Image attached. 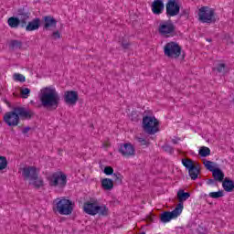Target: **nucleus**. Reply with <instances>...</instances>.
Segmentation results:
<instances>
[{"instance_id": "1", "label": "nucleus", "mask_w": 234, "mask_h": 234, "mask_svg": "<svg viewBox=\"0 0 234 234\" xmlns=\"http://www.w3.org/2000/svg\"><path fill=\"white\" fill-rule=\"evenodd\" d=\"M38 98L41 105L47 109H56L59 107V94L56 90V88L52 86L42 88Z\"/></svg>"}, {"instance_id": "2", "label": "nucleus", "mask_w": 234, "mask_h": 234, "mask_svg": "<svg viewBox=\"0 0 234 234\" xmlns=\"http://www.w3.org/2000/svg\"><path fill=\"white\" fill-rule=\"evenodd\" d=\"M32 116H34V112L23 107H15L12 112H8L4 115V122L9 127H16V125H19V118L30 120Z\"/></svg>"}, {"instance_id": "3", "label": "nucleus", "mask_w": 234, "mask_h": 234, "mask_svg": "<svg viewBox=\"0 0 234 234\" xmlns=\"http://www.w3.org/2000/svg\"><path fill=\"white\" fill-rule=\"evenodd\" d=\"M160 122L158 119L154 116H144L143 117V130L146 134H156L159 129Z\"/></svg>"}, {"instance_id": "4", "label": "nucleus", "mask_w": 234, "mask_h": 234, "mask_svg": "<svg viewBox=\"0 0 234 234\" xmlns=\"http://www.w3.org/2000/svg\"><path fill=\"white\" fill-rule=\"evenodd\" d=\"M56 209L59 215H72L74 211V203L67 198L55 199Z\"/></svg>"}, {"instance_id": "5", "label": "nucleus", "mask_w": 234, "mask_h": 234, "mask_svg": "<svg viewBox=\"0 0 234 234\" xmlns=\"http://www.w3.org/2000/svg\"><path fill=\"white\" fill-rule=\"evenodd\" d=\"M164 53L166 58L178 59V58H180V54H182V48L176 42H168L164 47Z\"/></svg>"}, {"instance_id": "6", "label": "nucleus", "mask_w": 234, "mask_h": 234, "mask_svg": "<svg viewBox=\"0 0 234 234\" xmlns=\"http://www.w3.org/2000/svg\"><path fill=\"white\" fill-rule=\"evenodd\" d=\"M48 184L51 187L63 188L67 186V175L63 172H55L48 177Z\"/></svg>"}, {"instance_id": "7", "label": "nucleus", "mask_w": 234, "mask_h": 234, "mask_svg": "<svg viewBox=\"0 0 234 234\" xmlns=\"http://www.w3.org/2000/svg\"><path fill=\"white\" fill-rule=\"evenodd\" d=\"M183 209L184 205H182V203H179L173 211L163 212L160 216L161 222H163L164 224H167V222H171L173 218H177L178 217H180V215H182Z\"/></svg>"}, {"instance_id": "8", "label": "nucleus", "mask_w": 234, "mask_h": 234, "mask_svg": "<svg viewBox=\"0 0 234 234\" xmlns=\"http://www.w3.org/2000/svg\"><path fill=\"white\" fill-rule=\"evenodd\" d=\"M198 17L201 23H215V10L203 6L199 9Z\"/></svg>"}, {"instance_id": "9", "label": "nucleus", "mask_w": 234, "mask_h": 234, "mask_svg": "<svg viewBox=\"0 0 234 234\" xmlns=\"http://www.w3.org/2000/svg\"><path fill=\"white\" fill-rule=\"evenodd\" d=\"M180 14V0H168L166 3L167 17H175Z\"/></svg>"}, {"instance_id": "10", "label": "nucleus", "mask_w": 234, "mask_h": 234, "mask_svg": "<svg viewBox=\"0 0 234 234\" xmlns=\"http://www.w3.org/2000/svg\"><path fill=\"white\" fill-rule=\"evenodd\" d=\"M175 24L171 20H167L159 25L158 31L161 36H168L175 32Z\"/></svg>"}, {"instance_id": "11", "label": "nucleus", "mask_w": 234, "mask_h": 234, "mask_svg": "<svg viewBox=\"0 0 234 234\" xmlns=\"http://www.w3.org/2000/svg\"><path fill=\"white\" fill-rule=\"evenodd\" d=\"M16 16L17 19H19L20 27L25 28V27H27V20L30 19V11L25 7H22L17 10Z\"/></svg>"}, {"instance_id": "12", "label": "nucleus", "mask_w": 234, "mask_h": 234, "mask_svg": "<svg viewBox=\"0 0 234 234\" xmlns=\"http://www.w3.org/2000/svg\"><path fill=\"white\" fill-rule=\"evenodd\" d=\"M98 209V201L90 199L84 203L83 211L87 213V215H90L91 217L96 216V212Z\"/></svg>"}, {"instance_id": "13", "label": "nucleus", "mask_w": 234, "mask_h": 234, "mask_svg": "<svg viewBox=\"0 0 234 234\" xmlns=\"http://www.w3.org/2000/svg\"><path fill=\"white\" fill-rule=\"evenodd\" d=\"M119 153H121V154H122L125 158H130V156H134V154H136V150L133 144L126 143L120 146Z\"/></svg>"}, {"instance_id": "14", "label": "nucleus", "mask_w": 234, "mask_h": 234, "mask_svg": "<svg viewBox=\"0 0 234 234\" xmlns=\"http://www.w3.org/2000/svg\"><path fill=\"white\" fill-rule=\"evenodd\" d=\"M79 99L78 91L68 90L64 93V101L67 105H76Z\"/></svg>"}, {"instance_id": "15", "label": "nucleus", "mask_w": 234, "mask_h": 234, "mask_svg": "<svg viewBox=\"0 0 234 234\" xmlns=\"http://www.w3.org/2000/svg\"><path fill=\"white\" fill-rule=\"evenodd\" d=\"M37 175H38L37 168L35 166H27L22 169V176L25 178V180H29V182L32 180V178H35Z\"/></svg>"}, {"instance_id": "16", "label": "nucleus", "mask_w": 234, "mask_h": 234, "mask_svg": "<svg viewBox=\"0 0 234 234\" xmlns=\"http://www.w3.org/2000/svg\"><path fill=\"white\" fill-rule=\"evenodd\" d=\"M164 1L162 0H154L152 4V12L156 16H160L164 12Z\"/></svg>"}, {"instance_id": "17", "label": "nucleus", "mask_w": 234, "mask_h": 234, "mask_svg": "<svg viewBox=\"0 0 234 234\" xmlns=\"http://www.w3.org/2000/svg\"><path fill=\"white\" fill-rule=\"evenodd\" d=\"M29 186H33L35 189H41L45 186V181H43V177H39V174H37L29 181Z\"/></svg>"}, {"instance_id": "18", "label": "nucleus", "mask_w": 234, "mask_h": 234, "mask_svg": "<svg viewBox=\"0 0 234 234\" xmlns=\"http://www.w3.org/2000/svg\"><path fill=\"white\" fill-rule=\"evenodd\" d=\"M182 164L184 165V167H186V169L188 171H192L194 170L196 167H198L200 165L195 161H193V159H189V158H184L182 159Z\"/></svg>"}, {"instance_id": "19", "label": "nucleus", "mask_w": 234, "mask_h": 234, "mask_svg": "<svg viewBox=\"0 0 234 234\" xmlns=\"http://www.w3.org/2000/svg\"><path fill=\"white\" fill-rule=\"evenodd\" d=\"M41 25V20L39 18H35L31 22L26 25L27 32H33V30H38Z\"/></svg>"}, {"instance_id": "20", "label": "nucleus", "mask_w": 234, "mask_h": 234, "mask_svg": "<svg viewBox=\"0 0 234 234\" xmlns=\"http://www.w3.org/2000/svg\"><path fill=\"white\" fill-rule=\"evenodd\" d=\"M191 197V193L185 192L184 190L180 189L177 192V200L179 204H182L184 206V202L187 200Z\"/></svg>"}, {"instance_id": "21", "label": "nucleus", "mask_w": 234, "mask_h": 234, "mask_svg": "<svg viewBox=\"0 0 234 234\" xmlns=\"http://www.w3.org/2000/svg\"><path fill=\"white\" fill-rule=\"evenodd\" d=\"M44 28L46 29L56 27V25H58V21L50 16H44Z\"/></svg>"}, {"instance_id": "22", "label": "nucleus", "mask_w": 234, "mask_h": 234, "mask_svg": "<svg viewBox=\"0 0 234 234\" xmlns=\"http://www.w3.org/2000/svg\"><path fill=\"white\" fill-rule=\"evenodd\" d=\"M96 211V215H99L100 217H107V215H109V207L104 204H98Z\"/></svg>"}, {"instance_id": "23", "label": "nucleus", "mask_w": 234, "mask_h": 234, "mask_svg": "<svg viewBox=\"0 0 234 234\" xmlns=\"http://www.w3.org/2000/svg\"><path fill=\"white\" fill-rule=\"evenodd\" d=\"M212 176L217 182H224V172L219 168L212 170Z\"/></svg>"}, {"instance_id": "24", "label": "nucleus", "mask_w": 234, "mask_h": 234, "mask_svg": "<svg viewBox=\"0 0 234 234\" xmlns=\"http://www.w3.org/2000/svg\"><path fill=\"white\" fill-rule=\"evenodd\" d=\"M223 189H225L228 193H231L234 189V182L233 180H229L228 178H225L224 181H222Z\"/></svg>"}, {"instance_id": "25", "label": "nucleus", "mask_w": 234, "mask_h": 234, "mask_svg": "<svg viewBox=\"0 0 234 234\" xmlns=\"http://www.w3.org/2000/svg\"><path fill=\"white\" fill-rule=\"evenodd\" d=\"M101 186L105 189V191H111V189L114 187V183L112 182V179L104 178L101 180Z\"/></svg>"}, {"instance_id": "26", "label": "nucleus", "mask_w": 234, "mask_h": 234, "mask_svg": "<svg viewBox=\"0 0 234 234\" xmlns=\"http://www.w3.org/2000/svg\"><path fill=\"white\" fill-rule=\"evenodd\" d=\"M9 48L11 50H21L23 48V42L20 40H11L9 43Z\"/></svg>"}, {"instance_id": "27", "label": "nucleus", "mask_w": 234, "mask_h": 234, "mask_svg": "<svg viewBox=\"0 0 234 234\" xmlns=\"http://www.w3.org/2000/svg\"><path fill=\"white\" fill-rule=\"evenodd\" d=\"M7 23L11 28H17L21 25V22L17 17L11 16L8 18Z\"/></svg>"}, {"instance_id": "28", "label": "nucleus", "mask_w": 234, "mask_h": 234, "mask_svg": "<svg viewBox=\"0 0 234 234\" xmlns=\"http://www.w3.org/2000/svg\"><path fill=\"white\" fill-rule=\"evenodd\" d=\"M188 174L191 180H197V178H198V175H200V165L196 166V168H194L192 171H189Z\"/></svg>"}, {"instance_id": "29", "label": "nucleus", "mask_w": 234, "mask_h": 234, "mask_svg": "<svg viewBox=\"0 0 234 234\" xmlns=\"http://www.w3.org/2000/svg\"><path fill=\"white\" fill-rule=\"evenodd\" d=\"M198 154H200L203 158H206V156H209V154H211V150L207 146H202L199 149Z\"/></svg>"}, {"instance_id": "30", "label": "nucleus", "mask_w": 234, "mask_h": 234, "mask_svg": "<svg viewBox=\"0 0 234 234\" xmlns=\"http://www.w3.org/2000/svg\"><path fill=\"white\" fill-rule=\"evenodd\" d=\"M7 165H8V161H6V157L0 156V171H3V169H6Z\"/></svg>"}, {"instance_id": "31", "label": "nucleus", "mask_w": 234, "mask_h": 234, "mask_svg": "<svg viewBox=\"0 0 234 234\" xmlns=\"http://www.w3.org/2000/svg\"><path fill=\"white\" fill-rule=\"evenodd\" d=\"M208 197H210V198H221V197H224V192L223 191L210 192L208 194Z\"/></svg>"}, {"instance_id": "32", "label": "nucleus", "mask_w": 234, "mask_h": 234, "mask_svg": "<svg viewBox=\"0 0 234 234\" xmlns=\"http://www.w3.org/2000/svg\"><path fill=\"white\" fill-rule=\"evenodd\" d=\"M13 78H14V80H15V81H20V83H25V81H26V79H25V77L23 76V74L15 73V74L13 75Z\"/></svg>"}, {"instance_id": "33", "label": "nucleus", "mask_w": 234, "mask_h": 234, "mask_svg": "<svg viewBox=\"0 0 234 234\" xmlns=\"http://www.w3.org/2000/svg\"><path fill=\"white\" fill-rule=\"evenodd\" d=\"M203 164H204L205 167H207V169L208 171H210L211 173H212L213 171H215L216 168H215V166H213V162L205 160V161L203 162Z\"/></svg>"}, {"instance_id": "34", "label": "nucleus", "mask_w": 234, "mask_h": 234, "mask_svg": "<svg viewBox=\"0 0 234 234\" xmlns=\"http://www.w3.org/2000/svg\"><path fill=\"white\" fill-rule=\"evenodd\" d=\"M20 94L22 98L27 99L28 96H30V89L28 88H24L20 90Z\"/></svg>"}, {"instance_id": "35", "label": "nucleus", "mask_w": 234, "mask_h": 234, "mask_svg": "<svg viewBox=\"0 0 234 234\" xmlns=\"http://www.w3.org/2000/svg\"><path fill=\"white\" fill-rule=\"evenodd\" d=\"M163 151H165V153H169V154H173V153H174L175 150L172 148L171 145H169V144H165V145L163 146Z\"/></svg>"}, {"instance_id": "36", "label": "nucleus", "mask_w": 234, "mask_h": 234, "mask_svg": "<svg viewBox=\"0 0 234 234\" xmlns=\"http://www.w3.org/2000/svg\"><path fill=\"white\" fill-rule=\"evenodd\" d=\"M136 140L141 145H149V142L145 138L136 137Z\"/></svg>"}, {"instance_id": "37", "label": "nucleus", "mask_w": 234, "mask_h": 234, "mask_svg": "<svg viewBox=\"0 0 234 234\" xmlns=\"http://www.w3.org/2000/svg\"><path fill=\"white\" fill-rule=\"evenodd\" d=\"M114 173V169L112 166H106L104 168V175L111 176Z\"/></svg>"}, {"instance_id": "38", "label": "nucleus", "mask_w": 234, "mask_h": 234, "mask_svg": "<svg viewBox=\"0 0 234 234\" xmlns=\"http://www.w3.org/2000/svg\"><path fill=\"white\" fill-rule=\"evenodd\" d=\"M224 69H226V64H224V63L218 64L217 67L218 72H222V70H224Z\"/></svg>"}, {"instance_id": "39", "label": "nucleus", "mask_w": 234, "mask_h": 234, "mask_svg": "<svg viewBox=\"0 0 234 234\" xmlns=\"http://www.w3.org/2000/svg\"><path fill=\"white\" fill-rule=\"evenodd\" d=\"M113 178L115 182H122V175L120 174H113Z\"/></svg>"}, {"instance_id": "40", "label": "nucleus", "mask_w": 234, "mask_h": 234, "mask_svg": "<svg viewBox=\"0 0 234 234\" xmlns=\"http://www.w3.org/2000/svg\"><path fill=\"white\" fill-rule=\"evenodd\" d=\"M52 36H53L54 39H59V37H61L59 31L53 32Z\"/></svg>"}, {"instance_id": "41", "label": "nucleus", "mask_w": 234, "mask_h": 234, "mask_svg": "<svg viewBox=\"0 0 234 234\" xmlns=\"http://www.w3.org/2000/svg\"><path fill=\"white\" fill-rule=\"evenodd\" d=\"M216 182H217V180H215V178H214V179H208V180L207 181V184L208 186H213V185L216 184Z\"/></svg>"}, {"instance_id": "42", "label": "nucleus", "mask_w": 234, "mask_h": 234, "mask_svg": "<svg viewBox=\"0 0 234 234\" xmlns=\"http://www.w3.org/2000/svg\"><path fill=\"white\" fill-rule=\"evenodd\" d=\"M30 131V126H27L22 130L23 134H27V133Z\"/></svg>"}, {"instance_id": "43", "label": "nucleus", "mask_w": 234, "mask_h": 234, "mask_svg": "<svg viewBox=\"0 0 234 234\" xmlns=\"http://www.w3.org/2000/svg\"><path fill=\"white\" fill-rule=\"evenodd\" d=\"M129 45H131V44H129L128 42H125V41H122V47L123 48H129Z\"/></svg>"}, {"instance_id": "44", "label": "nucleus", "mask_w": 234, "mask_h": 234, "mask_svg": "<svg viewBox=\"0 0 234 234\" xmlns=\"http://www.w3.org/2000/svg\"><path fill=\"white\" fill-rule=\"evenodd\" d=\"M172 142H173V144H178V142L176 141V140H172Z\"/></svg>"}, {"instance_id": "45", "label": "nucleus", "mask_w": 234, "mask_h": 234, "mask_svg": "<svg viewBox=\"0 0 234 234\" xmlns=\"http://www.w3.org/2000/svg\"><path fill=\"white\" fill-rule=\"evenodd\" d=\"M207 41H209V42H211V39L207 38Z\"/></svg>"}]
</instances>
